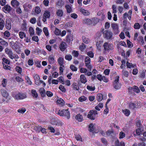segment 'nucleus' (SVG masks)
<instances>
[{
  "label": "nucleus",
  "mask_w": 146,
  "mask_h": 146,
  "mask_svg": "<svg viewBox=\"0 0 146 146\" xmlns=\"http://www.w3.org/2000/svg\"><path fill=\"white\" fill-rule=\"evenodd\" d=\"M12 96L15 99L17 100H23L27 97L26 94L23 93L14 92Z\"/></svg>",
  "instance_id": "nucleus-1"
},
{
  "label": "nucleus",
  "mask_w": 146,
  "mask_h": 146,
  "mask_svg": "<svg viewBox=\"0 0 146 146\" xmlns=\"http://www.w3.org/2000/svg\"><path fill=\"white\" fill-rule=\"evenodd\" d=\"M56 113L60 116L65 117L68 119L70 117L69 112L68 110L63 109L62 110H59Z\"/></svg>",
  "instance_id": "nucleus-2"
},
{
  "label": "nucleus",
  "mask_w": 146,
  "mask_h": 146,
  "mask_svg": "<svg viewBox=\"0 0 146 146\" xmlns=\"http://www.w3.org/2000/svg\"><path fill=\"white\" fill-rule=\"evenodd\" d=\"M119 76H116L113 82V87L117 90L119 89L121 87V85L119 82Z\"/></svg>",
  "instance_id": "nucleus-3"
},
{
  "label": "nucleus",
  "mask_w": 146,
  "mask_h": 146,
  "mask_svg": "<svg viewBox=\"0 0 146 146\" xmlns=\"http://www.w3.org/2000/svg\"><path fill=\"white\" fill-rule=\"evenodd\" d=\"M97 114L98 112L96 110H91L88 113L87 117L91 120H94L96 115Z\"/></svg>",
  "instance_id": "nucleus-4"
},
{
  "label": "nucleus",
  "mask_w": 146,
  "mask_h": 146,
  "mask_svg": "<svg viewBox=\"0 0 146 146\" xmlns=\"http://www.w3.org/2000/svg\"><path fill=\"white\" fill-rule=\"evenodd\" d=\"M11 46L14 50L16 51L17 53L19 52V46L18 45V42L16 41L14 42L12 41L10 42Z\"/></svg>",
  "instance_id": "nucleus-5"
},
{
  "label": "nucleus",
  "mask_w": 146,
  "mask_h": 146,
  "mask_svg": "<svg viewBox=\"0 0 146 146\" xmlns=\"http://www.w3.org/2000/svg\"><path fill=\"white\" fill-rule=\"evenodd\" d=\"M104 50L106 51L109 52L110 50H112L113 49V46L110 44H108V42H105L104 45Z\"/></svg>",
  "instance_id": "nucleus-6"
},
{
  "label": "nucleus",
  "mask_w": 146,
  "mask_h": 146,
  "mask_svg": "<svg viewBox=\"0 0 146 146\" xmlns=\"http://www.w3.org/2000/svg\"><path fill=\"white\" fill-rule=\"evenodd\" d=\"M23 7L25 11H30L32 8V5L28 3H26L23 5Z\"/></svg>",
  "instance_id": "nucleus-7"
},
{
  "label": "nucleus",
  "mask_w": 146,
  "mask_h": 146,
  "mask_svg": "<svg viewBox=\"0 0 146 146\" xmlns=\"http://www.w3.org/2000/svg\"><path fill=\"white\" fill-rule=\"evenodd\" d=\"M11 9V6L9 5H6L3 8V11L5 13H9Z\"/></svg>",
  "instance_id": "nucleus-8"
},
{
  "label": "nucleus",
  "mask_w": 146,
  "mask_h": 146,
  "mask_svg": "<svg viewBox=\"0 0 146 146\" xmlns=\"http://www.w3.org/2000/svg\"><path fill=\"white\" fill-rule=\"evenodd\" d=\"M5 27L8 30H9L11 28V23L10 20L9 18H7L5 21Z\"/></svg>",
  "instance_id": "nucleus-9"
},
{
  "label": "nucleus",
  "mask_w": 146,
  "mask_h": 146,
  "mask_svg": "<svg viewBox=\"0 0 146 146\" xmlns=\"http://www.w3.org/2000/svg\"><path fill=\"white\" fill-rule=\"evenodd\" d=\"M79 10L84 15L88 16L90 14V13L88 12V11L82 7L80 8L79 9Z\"/></svg>",
  "instance_id": "nucleus-10"
},
{
  "label": "nucleus",
  "mask_w": 146,
  "mask_h": 146,
  "mask_svg": "<svg viewBox=\"0 0 146 146\" xmlns=\"http://www.w3.org/2000/svg\"><path fill=\"white\" fill-rule=\"evenodd\" d=\"M5 53L8 55L9 57L11 58L13 57V52L11 49H9L8 48H6L5 49Z\"/></svg>",
  "instance_id": "nucleus-11"
},
{
  "label": "nucleus",
  "mask_w": 146,
  "mask_h": 146,
  "mask_svg": "<svg viewBox=\"0 0 146 146\" xmlns=\"http://www.w3.org/2000/svg\"><path fill=\"white\" fill-rule=\"evenodd\" d=\"M106 95H105V97H104L103 98V96L102 94L101 93H99L98 94L97 96H96V98L97 100L100 102L101 101L102 99L104 100L106 99Z\"/></svg>",
  "instance_id": "nucleus-12"
},
{
  "label": "nucleus",
  "mask_w": 146,
  "mask_h": 146,
  "mask_svg": "<svg viewBox=\"0 0 146 146\" xmlns=\"http://www.w3.org/2000/svg\"><path fill=\"white\" fill-rule=\"evenodd\" d=\"M27 22L26 21L24 20L21 26V29L23 31H27Z\"/></svg>",
  "instance_id": "nucleus-13"
},
{
  "label": "nucleus",
  "mask_w": 146,
  "mask_h": 146,
  "mask_svg": "<svg viewBox=\"0 0 146 146\" xmlns=\"http://www.w3.org/2000/svg\"><path fill=\"white\" fill-rule=\"evenodd\" d=\"M12 6L14 8H16L18 7L19 5V2L16 0H13L11 2Z\"/></svg>",
  "instance_id": "nucleus-14"
},
{
  "label": "nucleus",
  "mask_w": 146,
  "mask_h": 146,
  "mask_svg": "<svg viewBox=\"0 0 146 146\" xmlns=\"http://www.w3.org/2000/svg\"><path fill=\"white\" fill-rule=\"evenodd\" d=\"M104 36H112V33L110 31H105L103 33Z\"/></svg>",
  "instance_id": "nucleus-15"
},
{
  "label": "nucleus",
  "mask_w": 146,
  "mask_h": 146,
  "mask_svg": "<svg viewBox=\"0 0 146 146\" xmlns=\"http://www.w3.org/2000/svg\"><path fill=\"white\" fill-rule=\"evenodd\" d=\"M80 79L81 82L82 83L85 84L87 82V79L84 74H81L80 76Z\"/></svg>",
  "instance_id": "nucleus-16"
},
{
  "label": "nucleus",
  "mask_w": 146,
  "mask_h": 146,
  "mask_svg": "<svg viewBox=\"0 0 146 146\" xmlns=\"http://www.w3.org/2000/svg\"><path fill=\"white\" fill-rule=\"evenodd\" d=\"M66 44L64 42H62L60 44L59 47L61 51H64L66 48Z\"/></svg>",
  "instance_id": "nucleus-17"
},
{
  "label": "nucleus",
  "mask_w": 146,
  "mask_h": 146,
  "mask_svg": "<svg viewBox=\"0 0 146 146\" xmlns=\"http://www.w3.org/2000/svg\"><path fill=\"white\" fill-rule=\"evenodd\" d=\"M58 62L60 66L64 67L63 65L64 64V59L63 58L61 57H59L58 59Z\"/></svg>",
  "instance_id": "nucleus-18"
},
{
  "label": "nucleus",
  "mask_w": 146,
  "mask_h": 146,
  "mask_svg": "<svg viewBox=\"0 0 146 146\" xmlns=\"http://www.w3.org/2000/svg\"><path fill=\"white\" fill-rule=\"evenodd\" d=\"M1 93L2 96L6 98L8 96V94L7 92L3 89H1Z\"/></svg>",
  "instance_id": "nucleus-19"
},
{
  "label": "nucleus",
  "mask_w": 146,
  "mask_h": 146,
  "mask_svg": "<svg viewBox=\"0 0 146 146\" xmlns=\"http://www.w3.org/2000/svg\"><path fill=\"white\" fill-rule=\"evenodd\" d=\"M39 92L42 97H44L45 95V92L44 89L43 88H41L39 90Z\"/></svg>",
  "instance_id": "nucleus-20"
},
{
  "label": "nucleus",
  "mask_w": 146,
  "mask_h": 146,
  "mask_svg": "<svg viewBox=\"0 0 146 146\" xmlns=\"http://www.w3.org/2000/svg\"><path fill=\"white\" fill-rule=\"evenodd\" d=\"M84 23L88 25H92L91 19L86 18L84 20Z\"/></svg>",
  "instance_id": "nucleus-21"
},
{
  "label": "nucleus",
  "mask_w": 146,
  "mask_h": 146,
  "mask_svg": "<svg viewBox=\"0 0 146 146\" xmlns=\"http://www.w3.org/2000/svg\"><path fill=\"white\" fill-rule=\"evenodd\" d=\"M65 7L66 9L67 13H70L72 12V7L70 5H65Z\"/></svg>",
  "instance_id": "nucleus-22"
},
{
  "label": "nucleus",
  "mask_w": 146,
  "mask_h": 146,
  "mask_svg": "<svg viewBox=\"0 0 146 146\" xmlns=\"http://www.w3.org/2000/svg\"><path fill=\"white\" fill-rule=\"evenodd\" d=\"M63 13L62 10L60 9H58L56 12L57 15L59 17H62L63 16Z\"/></svg>",
  "instance_id": "nucleus-23"
},
{
  "label": "nucleus",
  "mask_w": 146,
  "mask_h": 146,
  "mask_svg": "<svg viewBox=\"0 0 146 146\" xmlns=\"http://www.w3.org/2000/svg\"><path fill=\"white\" fill-rule=\"evenodd\" d=\"M48 59L49 63L51 64H53L55 62L54 58L52 56H49Z\"/></svg>",
  "instance_id": "nucleus-24"
},
{
  "label": "nucleus",
  "mask_w": 146,
  "mask_h": 146,
  "mask_svg": "<svg viewBox=\"0 0 146 146\" xmlns=\"http://www.w3.org/2000/svg\"><path fill=\"white\" fill-rule=\"evenodd\" d=\"M129 109L133 110L136 108V105L133 103L130 102L129 104Z\"/></svg>",
  "instance_id": "nucleus-25"
},
{
  "label": "nucleus",
  "mask_w": 146,
  "mask_h": 146,
  "mask_svg": "<svg viewBox=\"0 0 146 146\" xmlns=\"http://www.w3.org/2000/svg\"><path fill=\"white\" fill-rule=\"evenodd\" d=\"M35 84L38 86L40 85L41 83H43L44 86H45L46 84L42 81L40 80V79L35 80Z\"/></svg>",
  "instance_id": "nucleus-26"
},
{
  "label": "nucleus",
  "mask_w": 146,
  "mask_h": 146,
  "mask_svg": "<svg viewBox=\"0 0 146 146\" xmlns=\"http://www.w3.org/2000/svg\"><path fill=\"white\" fill-rule=\"evenodd\" d=\"M57 102L61 106H62L64 104V101L61 98L58 99L57 101Z\"/></svg>",
  "instance_id": "nucleus-27"
},
{
  "label": "nucleus",
  "mask_w": 146,
  "mask_h": 146,
  "mask_svg": "<svg viewBox=\"0 0 146 146\" xmlns=\"http://www.w3.org/2000/svg\"><path fill=\"white\" fill-rule=\"evenodd\" d=\"M122 111L124 115L126 116H128L130 113V111L127 109H125L123 110Z\"/></svg>",
  "instance_id": "nucleus-28"
},
{
  "label": "nucleus",
  "mask_w": 146,
  "mask_h": 146,
  "mask_svg": "<svg viewBox=\"0 0 146 146\" xmlns=\"http://www.w3.org/2000/svg\"><path fill=\"white\" fill-rule=\"evenodd\" d=\"M50 12L49 11H45L43 15V16H44V17L47 18H49L50 17Z\"/></svg>",
  "instance_id": "nucleus-29"
},
{
  "label": "nucleus",
  "mask_w": 146,
  "mask_h": 146,
  "mask_svg": "<svg viewBox=\"0 0 146 146\" xmlns=\"http://www.w3.org/2000/svg\"><path fill=\"white\" fill-rule=\"evenodd\" d=\"M92 25H94L96 24L98 22L97 18H93L91 19Z\"/></svg>",
  "instance_id": "nucleus-30"
},
{
  "label": "nucleus",
  "mask_w": 146,
  "mask_h": 146,
  "mask_svg": "<svg viewBox=\"0 0 146 146\" xmlns=\"http://www.w3.org/2000/svg\"><path fill=\"white\" fill-rule=\"evenodd\" d=\"M75 118L79 121H81L82 120V116L80 114H78L76 116Z\"/></svg>",
  "instance_id": "nucleus-31"
},
{
  "label": "nucleus",
  "mask_w": 146,
  "mask_h": 146,
  "mask_svg": "<svg viewBox=\"0 0 146 146\" xmlns=\"http://www.w3.org/2000/svg\"><path fill=\"white\" fill-rule=\"evenodd\" d=\"M29 32L30 36H32L34 35V30L32 27H29Z\"/></svg>",
  "instance_id": "nucleus-32"
},
{
  "label": "nucleus",
  "mask_w": 146,
  "mask_h": 146,
  "mask_svg": "<svg viewBox=\"0 0 146 146\" xmlns=\"http://www.w3.org/2000/svg\"><path fill=\"white\" fill-rule=\"evenodd\" d=\"M41 128V127L38 125L35 126L34 127L33 129L37 132H39L40 131V130Z\"/></svg>",
  "instance_id": "nucleus-33"
},
{
  "label": "nucleus",
  "mask_w": 146,
  "mask_h": 146,
  "mask_svg": "<svg viewBox=\"0 0 146 146\" xmlns=\"http://www.w3.org/2000/svg\"><path fill=\"white\" fill-rule=\"evenodd\" d=\"M87 98L86 97L84 96H82L79 98L78 100L80 102H82L86 100Z\"/></svg>",
  "instance_id": "nucleus-34"
},
{
  "label": "nucleus",
  "mask_w": 146,
  "mask_h": 146,
  "mask_svg": "<svg viewBox=\"0 0 146 146\" xmlns=\"http://www.w3.org/2000/svg\"><path fill=\"white\" fill-rule=\"evenodd\" d=\"M87 88L88 90L92 91L95 90V88L94 86H90L88 85L87 86Z\"/></svg>",
  "instance_id": "nucleus-35"
},
{
  "label": "nucleus",
  "mask_w": 146,
  "mask_h": 146,
  "mask_svg": "<svg viewBox=\"0 0 146 146\" xmlns=\"http://www.w3.org/2000/svg\"><path fill=\"white\" fill-rule=\"evenodd\" d=\"M111 26L112 28L114 30L116 31L118 30V26L117 24L115 23L113 24Z\"/></svg>",
  "instance_id": "nucleus-36"
},
{
  "label": "nucleus",
  "mask_w": 146,
  "mask_h": 146,
  "mask_svg": "<svg viewBox=\"0 0 146 146\" xmlns=\"http://www.w3.org/2000/svg\"><path fill=\"white\" fill-rule=\"evenodd\" d=\"M63 2L62 0H58L56 3V5L61 7L63 5Z\"/></svg>",
  "instance_id": "nucleus-37"
},
{
  "label": "nucleus",
  "mask_w": 146,
  "mask_h": 146,
  "mask_svg": "<svg viewBox=\"0 0 146 146\" xmlns=\"http://www.w3.org/2000/svg\"><path fill=\"white\" fill-rule=\"evenodd\" d=\"M32 95V96L35 98H37L38 95L37 92L35 90H32L31 91Z\"/></svg>",
  "instance_id": "nucleus-38"
},
{
  "label": "nucleus",
  "mask_w": 146,
  "mask_h": 146,
  "mask_svg": "<svg viewBox=\"0 0 146 146\" xmlns=\"http://www.w3.org/2000/svg\"><path fill=\"white\" fill-rule=\"evenodd\" d=\"M83 41L85 43L87 44L90 42V40L87 37H82Z\"/></svg>",
  "instance_id": "nucleus-39"
},
{
  "label": "nucleus",
  "mask_w": 146,
  "mask_h": 146,
  "mask_svg": "<svg viewBox=\"0 0 146 146\" xmlns=\"http://www.w3.org/2000/svg\"><path fill=\"white\" fill-rule=\"evenodd\" d=\"M91 60L90 58L88 56L86 57L85 60V64L90 63Z\"/></svg>",
  "instance_id": "nucleus-40"
},
{
  "label": "nucleus",
  "mask_w": 146,
  "mask_h": 146,
  "mask_svg": "<svg viewBox=\"0 0 146 146\" xmlns=\"http://www.w3.org/2000/svg\"><path fill=\"white\" fill-rule=\"evenodd\" d=\"M94 129L93 124L92 123L90 124L89 126V130L90 131L94 132Z\"/></svg>",
  "instance_id": "nucleus-41"
},
{
  "label": "nucleus",
  "mask_w": 146,
  "mask_h": 146,
  "mask_svg": "<svg viewBox=\"0 0 146 146\" xmlns=\"http://www.w3.org/2000/svg\"><path fill=\"white\" fill-rule=\"evenodd\" d=\"M54 33L56 35L59 36L61 35V31L57 28H56L54 31Z\"/></svg>",
  "instance_id": "nucleus-42"
},
{
  "label": "nucleus",
  "mask_w": 146,
  "mask_h": 146,
  "mask_svg": "<svg viewBox=\"0 0 146 146\" xmlns=\"http://www.w3.org/2000/svg\"><path fill=\"white\" fill-rule=\"evenodd\" d=\"M72 86V87L73 88V89L75 90H78L79 89V88L78 86L76 83H73Z\"/></svg>",
  "instance_id": "nucleus-43"
},
{
  "label": "nucleus",
  "mask_w": 146,
  "mask_h": 146,
  "mask_svg": "<svg viewBox=\"0 0 146 146\" xmlns=\"http://www.w3.org/2000/svg\"><path fill=\"white\" fill-rule=\"evenodd\" d=\"M35 11L36 13L37 14H38L40 13L41 11L39 7L36 6L35 7Z\"/></svg>",
  "instance_id": "nucleus-44"
},
{
  "label": "nucleus",
  "mask_w": 146,
  "mask_h": 146,
  "mask_svg": "<svg viewBox=\"0 0 146 146\" xmlns=\"http://www.w3.org/2000/svg\"><path fill=\"white\" fill-rule=\"evenodd\" d=\"M65 58L66 60L70 61L72 59V57L71 55L69 54L66 55L65 56Z\"/></svg>",
  "instance_id": "nucleus-45"
},
{
  "label": "nucleus",
  "mask_w": 146,
  "mask_h": 146,
  "mask_svg": "<svg viewBox=\"0 0 146 146\" xmlns=\"http://www.w3.org/2000/svg\"><path fill=\"white\" fill-rule=\"evenodd\" d=\"M43 31L45 34V35L47 36H48L49 33L48 32V29L46 27H44L43 29Z\"/></svg>",
  "instance_id": "nucleus-46"
},
{
  "label": "nucleus",
  "mask_w": 146,
  "mask_h": 146,
  "mask_svg": "<svg viewBox=\"0 0 146 146\" xmlns=\"http://www.w3.org/2000/svg\"><path fill=\"white\" fill-rule=\"evenodd\" d=\"M5 25V21H0V29L2 30Z\"/></svg>",
  "instance_id": "nucleus-47"
},
{
  "label": "nucleus",
  "mask_w": 146,
  "mask_h": 146,
  "mask_svg": "<svg viewBox=\"0 0 146 146\" xmlns=\"http://www.w3.org/2000/svg\"><path fill=\"white\" fill-rule=\"evenodd\" d=\"M113 133V130H109L106 132V134L107 136L111 135Z\"/></svg>",
  "instance_id": "nucleus-48"
},
{
  "label": "nucleus",
  "mask_w": 146,
  "mask_h": 146,
  "mask_svg": "<svg viewBox=\"0 0 146 146\" xmlns=\"http://www.w3.org/2000/svg\"><path fill=\"white\" fill-rule=\"evenodd\" d=\"M126 65L127 68H131V67H134L135 66V65L132 64V63H130L128 62H127Z\"/></svg>",
  "instance_id": "nucleus-49"
},
{
  "label": "nucleus",
  "mask_w": 146,
  "mask_h": 146,
  "mask_svg": "<svg viewBox=\"0 0 146 146\" xmlns=\"http://www.w3.org/2000/svg\"><path fill=\"white\" fill-rule=\"evenodd\" d=\"M70 69L72 70L73 71H77V68L74 65H71L70 66Z\"/></svg>",
  "instance_id": "nucleus-50"
},
{
  "label": "nucleus",
  "mask_w": 146,
  "mask_h": 146,
  "mask_svg": "<svg viewBox=\"0 0 146 146\" xmlns=\"http://www.w3.org/2000/svg\"><path fill=\"white\" fill-rule=\"evenodd\" d=\"M64 40L67 42H69L73 40V39L72 37H66Z\"/></svg>",
  "instance_id": "nucleus-51"
},
{
  "label": "nucleus",
  "mask_w": 146,
  "mask_h": 146,
  "mask_svg": "<svg viewBox=\"0 0 146 146\" xmlns=\"http://www.w3.org/2000/svg\"><path fill=\"white\" fill-rule=\"evenodd\" d=\"M26 111V110L25 108H22L19 109L17 110V111L21 113H24Z\"/></svg>",
  "instance_id": "nucleus-52"
},
{
  "label": "nucleus",
  "mask_w": 146,
  "mask_h": 146,
  "mask_svg": "<svg viewBox=\"0 0 146 146\" xmlns=\"http://www.w3.org/2000/svg\"><path fill=\"white\" fill-rule=\"evenodd\" d=\"M133 90L135 92L137 93H139L140 91V90L138 87L136 86H134L133 87Z\"/></svg>",
  "instance_id": "nucleus-53"
},
{
  "label": "nucleus",
  "mask_w": 146,
  "mask_h": 146,
  "mask_svg": "<svg viewBox=\"0 0 146 146\" xmlns=\"http://www.w3.org/2000/svg\"><path fill=\"white\" fill-rule=\"evenodd\" d=\"M122 73L125 77H127L128 76L129 72L127 71L123 70L122 71Z\"/></svg>",
  "instance_id": "nucleus-54"
},
{
  "label": "nucleus",
  "mask_w": 146,
  "mask_h": 146,
  "mask_svg": "<svg viewBox=\"0 0 146 146\" xmlns=\"http://www.w3.org/2000/svg\"><path fill=\"white\" fill-rule=\"evenodd\" d=\"M15 69L17 72L20 74L21 73L22 69L19 66H16L15 68Z\"/></svg>",
  "instance_id": "nucleus-55"
},
{
  "label": "nucleus",
  "mask_w": 146,
  "mask_h": 146,
  "mask_svg": "<svg viewBox=\"0 0 146 146\" xmlns=\"http://www.w3.org/2000/svg\"><path fill=\"white\" fill-rule=\"evenodd\" d=\"M30 22L32 24H35L36 22V19L35 17L32 18L31 19Z\"/></svg>",
  "instance_id": "nucleus-56"
},
{
  "label": "nucleus",
  "mask_w": 146,
  "mask_h": 146,
  "mask_svg": "<svg viewBox=\"0 0 146 146\" xmlns=\"http://www.w3.org/2000/svg\"><path fill=\"white\" fill-rule=\"evenodd\" d=\"M46 94V95L48 97H51L53 96L52 93L50 91H47Z\"/></svg>",
  "instance_id": "nucleus-57"
},
{
  "label": "nucleus",
  "mask_w": 146,
  "mask_h": 146,
  "mask_svg": "<svg viewBox=\"0 0 146 146\" xmlns=\"http://www.w3.org/2000/svg\"><path fill=\"white\" fill-rule=\"evenodd\" d=\"M134 27L135 29H138L140 28V25L138 23L135 24L134 25Z\"/></svg>",
  "instance_id": "nucleus-58"
},
{
  "label": "nucleus",
  "mask_w": 146,
  "mask_h": 146,
  "mask_svg": "<svg viewBox=\"0 0 146 146\" xmlns=\"http://www.w3.org/2000/svg\"><path fill=\"white\" fill-rule=\"evenodd\" d=\"M87 54L88 56L91 58H92L94 57V54L92 51H89L87 52Z\"/></svg>",
  "instance_id": "nucleus-59"
},
{
  "label": "nucleus",
  "mask_w": 146,
  "mask_h": 146,
  "mask_svg": "<svg viewBox=\"0 0 146 146\" xmlns=\"http://www.w3.org/2000/svg\"><path fill=\"white\" fill-rule=\"evenodd\" d=\"M59 88L61 91L63 92H65L66 91V89L65 88H64V86H63L62 85H60V86L59 87Z\"/></svg>",
  "instance_id": "nucleus-60"
},
{
  "label": "nucleus",
  "mask_w": 146,
  "mask_h": 146,
  "mask_svg": "<svg viewBox=\"0 0 146 146\" xmlns=\"http://www.w3.org/2000/svg\"><path fill=\"white\" fill-rule=\"evenodd\" d=\"M119 138L120 139L123 138L124 137H125V133L122 132H120V133H119Z\"/></svg>",
  "instance_id": "nucleus-61"
},
{
  "label": "nucleus",
  "mask_w": 146,
  "mask_h": 146,
  "mask_svg": "<svg viewBox=\"0 0 146 146\" xmlns=\"http://www.w3.org/2000/svg\"><path fill=\"white\" fill-rule=\"evenodd\" d=\"M73 55L75 57H77L79 55V53L78 51H73L72 52Z\"/></svg>",
  "instance_id": "nucleus-62"
},
{
  "label": "nucleus",
  "mask_w": 146,
  "mask_h": 146,
  "mask_svg": "<svg viewBox=\"0 0 146 146\" xmlns=\"http://www.w3.org/2000/svg\"><path fill=\"white\" fill-rule=\"evenodd\" d=\"M36 33L38 36L40 35V34L42 31L38 27H37L36 28Z\"/></svg>",
  "instance_id": "nucleus-63"
},
{
  "label": "nucleus",
  "mask_w": 146,
  "mask_h": 146,
  "mask_svg": "<svg viewBox=\"0 0 146 146\" xmlns=\"http://www.w3.org/2000/svg\"><path fill=\"white\" fill-rule=\"evenodd\" d=\"M113 13L115 14L116 13V7L115 5H113L112 6Z\"/></svg>",
  "instance_id": "nucleus-64"
}]
</instances>
